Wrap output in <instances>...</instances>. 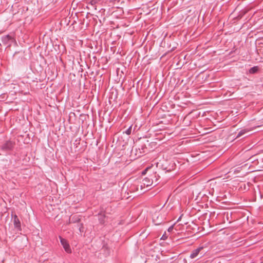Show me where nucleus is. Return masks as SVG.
Masks as SVG:
<instances>
[{"mask_svg": "<svg viewBox=\"0 0 263 263\" xmlns=\"http://www.w3.org/2000/svg\"><path fill=\"white\" fill-rule=\"evenodd\" d=\"M15 145L14 141L11 140L6 141L2 145L1 148L4 152L11 151L13 149Z\"/></svg>", "mask_w": 263, "mask_h": 263, "instance_id": "nucleus-1", "label": "nucleus"}, {"mask_svg": "<svg viewBox=\"0 0 263 263\" xmlns=\"http://www.w3.org/2000/svg\"><path fill=\"white\" fill-rule=\"evenodd\" d=\"M154 176L156 177L155 174H153L149 177H147L144 178L142 180V184L141 185V188L143 189L145 187V186L148 187L152 185L153 180L152 177Z\"/></svg>", "mask_w": 263, "mask_h": 263, "instance_id": "nucleus-2", "label": "nucleus"}, {"mask_svg": "<svg viewBox=\"0 0 263 263\" xmlns=\"http://www.w3.org/2000/svg\"><path fill=\"white\" fill-rule=\"evenodd\" d=\"M59 238L60 239L61 245L63 246V247L64 248L65 251L67 253H71V249L70 248V247L68 241L66 239L63 238L61 236H59Z\"/></svg>", "mask_w": 263, "mask_h": 263, "instance_id": "nucleus-3", "label": "nucleus"}, {"mask_svg": "<svg viewBox=\"0 0 263 263\" xmlns=\"http://www.w3.org/2000/svg\"><path fill=\"white\" fill-rule=\"evenodd\" d=\"M13 218L14 227L16 228L17 230L21 231V224L17 216L15 214Z\"/></svg>", "mask_w": 263, "mask_h": 263, "instance_id": "nucleus-4", "label": "nucleus"}, {"mask_svg": "<svg viewBox=\"0 0 263 263\" xmlns=\"http://www.w3.org/2000/svg\"><path fill=\"white\" fill-rule=\"evenodd\" d=\"M159 212H155L152 215V218L154 222L156 225H158L162 222V218L159 219Z\"/></svg>", "mask_w": 263, "mask_h": 263, "instance_id": "nucleus-5", "label": "nucleus"}, {"mask_svg": "<svg viewBox=\"0 0 263 263\" xmlns=\"http://www.w3.org/2000/svg\"><path fill=\"white\" fill-rule=\"evenodd\" d=\"M202 249H203L202 247H200V248H198L194 250L191 254L190 257L191 258H194L198 256V255L199 254L200 251L202 250Z\"/></svg>", "mask_w": 263, "mask_h": 263, "instance_id": "nucleus-6", "label": "nucleus"}, {"mask_svg": "<svg viewBox=\"0 0 263 263\" xmlns=\"http://www.w3.org/2000/svg\"><path fill=\"white\" fill-rule=\"evenodd\" d=\"M12 37L9 35H5L2 37V42L5 44L8 43L9 41L12 40Z\"/></svg>", "mask_w": 263, "mask_h": 263, "instance_id": "nucleus-7", "label": "nucleus"}, {"mask_svg": "<svg viewBox=\"0 0 263 263\" xmlns=\"http://www.w3.org/2000/svg\"><path fill=\"white\" fill-rule=\"evenodd\" d=\"M251 130V129H247V128H245V129H241L238 133V135L237 136V138H238V137H240L242 136L244 134H246L247 133H248V132H250Z\"/></svg>", "mask_w": 263, "mask_h": 263, "instance_id": "nucleus-8", "label": "nucleus"}, {"mask_svg": "<svg viewBox=\"0 0 263 263\" xmlns=\"http://www.w3.org/2000/svg\"><path fill=\"white\" fill-rule=\"evenodd\" d=\"M146 147L145 145L142 144L139 147V150L140 151V154H142L146 152Z\"/></svg>", "mask_w": 263, "mask_h": 263, "instance_id": "nucleus-9", "label": "nucleus"}, {"mask_svg": "<svg viewBox=\"0 0 263 263\" xmlns=\"http://www.w3.org/2000/svg\"><path fill=\"white\" fill-rule=\"evenodd\" d=\"M258 70V67L257 66H254L249 69V73L254 74L256 73Z\"/></svg>", "mask_w": 263, "mask_h": 263, "instance_id": "nucleus-10", "label": "nucleus"}, {"mask_svg": "<svg viewBox=\"0 0 263 263\" xmlns=\"http://www.w3.org/2000/svg\"><path fill=\"white\" fill-rule=\"evenodd\" d=\"M74 217H70V218H69L70 222H79L80 220V219L79 217H77L76 218H74Z\"/></svg>", "mask_w": 263, "mask_h": 263, "instance_id": "nucleus-11", "label": "nucleus"}, {"mask_svg": "<svg viewBox=\"0 0 263 263\" xmlns=\"http://www.w3.org/2000/svg\"><path fill=\"white\" fill-rule=\"evenodd\" d=\"M132 125L128 127V128L125 132V133L127 135H130L132 133Z\"/></svg>", "mask_w": 263, "mask_h": 263, "instance_id": "nucleus-12", "label": "nucleus"}, {"mask_svg": "<svg viewBox=\"0 0 263 263\" xmlns=\"http://www.w3.org/2000/svg\"><path fill=\"white\" fill-rule=\"evenodd\" d=\"M167 237L165 235H163L161 237V239L165 240L167 238Z\"/></svg>", "mask_w": 263, "mask_h": 263, "instance_id": "nucleus-13", "label": "nucleus"}, {"mask_svg": "<svg viewBox=\"0 0 263 263\" xmlns=\"http://www.w3.org/2000/svg\"><path fill=\"white\" fill-rule=\"evenodd\" d=\"M147 168H146L144 171L143 172L142 174H144L145 173V172L147 171Z\"/></svg>", "mask_w": 263, "mask_h": 263, "instance_id": "nucleus-14", "label": "nucleus"}]
</instances>
